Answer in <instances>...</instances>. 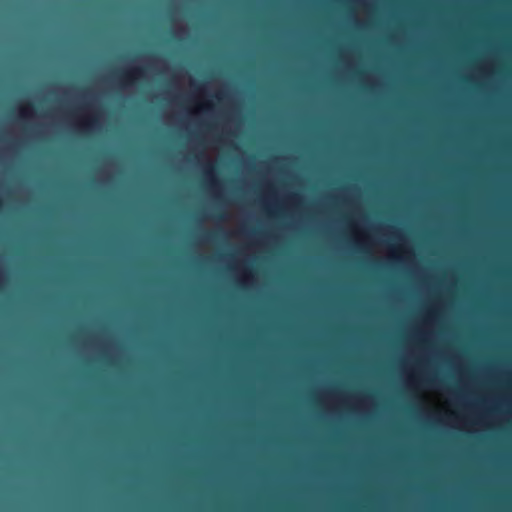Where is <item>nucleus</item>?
<instances>
[{
  "label": "nucleus",
  "instance_id": "nucleus-3",
  "mask_svg": "<svg viewBox=\"0 0 512 512\" xmlns=\"http://www.w3.org/2000/svg\"><path fill=\"white\" fill-rule=\"evenodd\" d=\"M214 92L218 101L222 100V91L214 85L201 87L196 96V101L191 108V114L200 115L202 113L210 112L213 108V100L209 98L210 94Z\"/></svg>",
  "mask_w": 512,
  "mask_h": 512
},
{
  "label": "nucleus",
  "instance_id": "nucleus-6",
  "mask_svg": "<svg viewBox=\"0 0 512 512\" xmlns=\"http://www.w3.org/2000/svg\"><path fill=\"white\" fill-rule=\"evenodd\" d=\"M33 115V109L28 103H23L19 106V116L23 119H28Z\"/></svg>",
  "mask_w": 512,
  "mask_h": 512
},
{
  "label": "nucleus",
  "instance_id": "nucleus-7",
  "mask_svg": "<svg viewBox=\"0 0 512 512\" xmlns=\"http://www.w3.org/2000/svg\"><path fill=\"white\" fill-rule=\"evenodd\" d=\"M407 383L408 385L413 388V389H416V390H419L418 387H417V384H416V381H415V376L414 374H410L407 376Z\"/></svg>",
  "mask_w": 512,
  "mask_h": 512
},
{
  "label": "nucleus",
  "instance_id": "nucleus-8",
  "mask_svg": "<svg viewBox=\"0 0 512 512\" xmlns=\"http://www.w3.org/2000/svg\"><path fill=\"white\" fill-rule=\"evenodd\" d=\"M140 75H141V71L139 68H132L129 72L130 79H136V78L140 77Z\"/></svg>",
  "mask_w": 512,
  "mask_h": 512
},
{
  "label": "nucleus",
  "instance_id": "nucleus-1",
  "mask_svg": "<svg viewBox=\"0 0 512 512\" xmlns=\"http://www.w3.org/2000/svg\"><path fill=\"white\" fill-rule=\"evenodd\" d=\"M417 392L424 409L448 426L476 432L490 425L485 412L438 386L432 385L427 390Z\"/></svg>",
  "mask_w": 512,
  "mask_h": 512
},
{
  "label": "nucleus",
  "instance_id": "nucleus-4",
  "mask_svg": "<svg viewBox=\"0 0 512 512\" xmlns=\"http://www.w3.org/2000/svg\"><path fill=\"white\" fill-rule=\"evenodd\" d=\"M97 123V115L91 108L80 110L74 119V125L82 130L87 131L95 128Z\"/></svg>",
  "mask_w": 512,
  "mask_h": 512
},
{
  "label": "nucleus",
  "instance_id": "nucleus-2",
  "mask_svg": "<svg viewBox=\"0 0 512 512\" xmlns=\"http://www.w3.org/2000/svg\"><path fill=\"white\" fill-rule=\"evenodd\" d=\"M385 236L389 244L382 253L386 258L403 262H410L413 259L411 247L399 230L389 229Z\"/></svg>",
  "mask_w": 512,
  "mask_h": 512
},
{
  "label": "nucleus",
  "instance_id": "nucleus-5",
  "mask_svg": "<svg viewBox=\"0 0 512 512\" xmlns=\"http://www.w3.org/2000/svg\"><path fill=\"white\" fill-rule=\"evenodd\" d=\"M352 235L355 242L360 246H363L365 248L371 247L370 234L363 227L359 225H354L352 227Z\"/></svg>",
  "mask_w": 512,
  "mask_h": 512
}]
</instances>
